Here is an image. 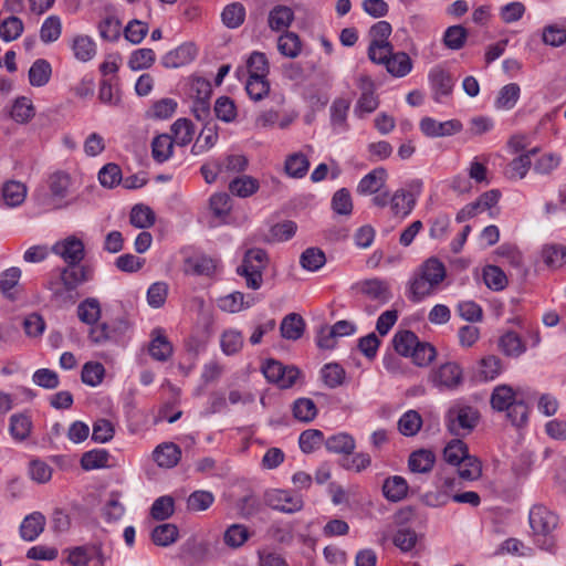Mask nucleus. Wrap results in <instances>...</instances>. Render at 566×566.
<instances>
[{
	"label": "nucleus",
	"mask_w": 566,
	"mask_h": 566,
	"mask_svg": "<svg viewBox=\"0 0 566 566\" xmlns=\"http://www.w3.org/2000/svg\"><path fill=\"white\" fill-rule=\"evenodd\" d=\"M478 419L479 415L474 408L455 405L446 415V426L453 436L465 437L474 429Z\"/></svg>",
	"instance_id": "5"
},
{
	"label": "nucleus",
	"mask_w": 566,
	"mask_h": 566,
	"mask_svg": "<svg viewBox=\"0 0 566 566\" xmlns=\"http://www.w3.org/2000/svg\"><path fill=\"white\" fill-rule=\"evenodd\" d=\"M32 430V421L27 413H14L10 417L9 433L15 442L25 441Z\"/></svg>",
	"instance_id": "32"
},
{
	"label": "nucleus",
	"mask_w": 566,
	"mask_h": 566,
	"mask_svg": "<svg viewBox=\"0 0 566 566\" xmlns=\"http://www.w3.org/2000/svg\"><path fill=\"white\" fill-rule=\"evenodd\" d=\"M255 303L254 296H245L243 293L235 291L218 298V306L221 311L228 313H238L242 310L250 308Z\"/></svg>",
	"instance_id": "24"
},
{
	"label": "nucleus",
	"mask_w": 566,
	"mask_h": 566,
	"mask_svg": "<svg viewBox=\"0 0 566 566\" xmlns=\"http://www.w3.org/2000/svg\"><path fill=\"white\" fill-rule=\"evenodd\" d=\"M458 467V475L465 481H476L482 475L481 461L471 454H468Z\"/></svg>",
	"instance_id": "49"
},
{
	"label": "nucleus",
	"mask_w": 566,
	"mask_h": 566,
	"mask_svg": "<svg viewBox=\"0 0 566 566\" xmlns=\"http://www.w3.org/2000/svg\"><path fill=\"white\" fill-rule=\"evenodd\" d=\"M305 331V321L300 314L290 313L281 322V336L289 340L300 339Z\"/></svg>",
	"instance_id": "29"
},
{
	"label": "nucleus",
	"mask_w": 566,
	"mask_h": 566,
	"mask_svg": "<svg viewBox=\"0 0 566 566\" xmlns=\"http://www.w3.org/2000/svg\"><path fill=\"white\" fill-rule=\"evenodd\" d=\"M266 503L272 509L283 513H295L303 509L302 495L290 491L275 489L266 493Z\"/></svg>",
	"instance_id": "9"
},
{
	"label": "nucleus",
	"mask_w": 566,
	"mask_h": 566,
	"mask_svg": "<svg viewBox=\"0 0 566 566\" xmlns=\"http://www.w3.org/2000/svg\"><path fill=\"white\" fill-rule=\"evenodd\" d=\"M483 281L493 291H502L507 285V277L503 270L496 265H486L483 269Z\"/></svg>",
	"instance_id": "57"
},
{
	"label": "nucleus",
	"mask_w": 566,
	"mask_h": 566,
	"mask_svg": "<svg viewBox=\"0 0 566 566\" xmlns=\"http://www.w3.org/2000/svg\"><path fill=\"white\" fill-rule=\"evenodd\" d=\"M45 516L41 512L27 515L20 525V535L27 542L35 541L44 531Z\"/></svg>",
	"instance_id": "25"
},
{
	"label": "nucleus",
	"mask_w": 566,
	"mask_h": 566,
	"mask_svg": "<svg viewBox=\"0 0 566 566\" xmlns=\"http://www.w3.org/2000/svg\"><path fill=\"white\" fill-rule=\"evenodd\" d=\"M34 114L32 101L25 96L18 97L10 111L11 118L19 124L28 123L33 118Z\"/></svg>",
	"instance_id": "43"
},
{
	"label": "nucleus",
	"mask_w": 566,
	"mask_h": 566,
	"mask_svg": "<svg viewBox=\"0 0 566 566\" xmlns=\"http://www.w3.org/2000/svg\"><path fill=\"white\" fill-rule=\"evenodd\" d=\"M220 346L223 354L230 356L237 354L243 346V336L238 329H227L220 338Z\"/></svg>",
	"instance_id": "62"
},
{
	"label": "nucleus",
	"mask_w": 566,
	"mask_h": 566,
	"mask_svg": "<svg viewBox=\"0 0 566 566\" xmlns=\"http://www.w3.org/2000/svg\"><path fill=\"white\" fill-rule=\"evenodd\" d=\"M387 178L388 174L385 168H375L359 180L356 191L363 196L375 195L384 188Z\"/></svg>",
	"instance_id": "21"
},
{
	"label": "nucleus",
	"mask_w": 566,
	"mask_h": 566,
	"mask_svg": "<svg viewBox=\"0 0 566 566\" xmlns=\"http://www.w3.org/2000/svg\"><path fill=\"white\" fill-rule=\"evenodd\" d=\"M324 433L317 429H307L298 437V446L302 452L312 453L322 444L325 446Z\"/></svg>",
	"instance_id": "53"
},
{
	"label": "nucleus",
	"mask_w": 566,
	"mask_h": 566,
	"mask_svg": "<svg viewBox=\"0 0 566 566\" xmlns=\"http://www.w3.org/2000/svg\"><path fill=\"white\" fill-rule=\"evenodd\" d=\"M459 475L454 473H441L436 481V489L424 493L423 503L431 507H439L446 505L453 496L457 495L455 491L460 488Z\"/></svg>",
	"instance_id": "7"
},
{
	"label": "nucleus",
	"mask_w": 566,
	"mask_h": 566,
	"mask_svg": "<svg viewBox=\"0 0 566 566\" xmlns=\"http://www.w3.org/2000/svg\"><path fill=\"white\" fill-rule=\"evenodd\" d=\"M462 378V369L455 363H446L430 374V381L439 390L457 389Z\"/></svg>",
	"instance_id": "10"
},
{
	"label": "nucleus",
	"mask_w": 566,
	"mask_h": 566,
	"mask_svg": "<svg viewBox=\"0 0 566 566\" xmlns=\"http://www.w3.org/2000/svg\"><path fill=\"white\" fill-rule=\"evenodd\" d=\"M353 289L364 301L365 312L369 315L375 314L394 297L390 282L377 276L360 280L353 285Z\"/></svg>",
	"instance_id": "3"
},
{
	"label": "nucleus",
	"mask_w": 566,
	"mask_h": 566,
	"mask_svg": "<svg viewBox=\"0 0 566 566\" xmlns=\"http://www.w3.org/2000/svg\"><path fill=\"white\" fill-rule=\"evenodd\" d=\"M531 400V392L526 388L499 385L493 389L490 401L494 410L505 411L510 422L520 428L528 421Z\"/></svg>",
	"instance_id": "1"
},
{
	"label": "nucleus",
	"mask_w": 566,
	"mask_h": 566,
	"mask_svg": "<svg viewBox=\"0 0 566 566\" xmlns=\"http://www.w3.org/2000/svg\"><path fill=\"white\" fill-rule=\"evenodd\" d=\"M447 276L444 264L437 258L426 260L410 276L407 297L413 303L422 302L439 290Z\"/></svg>",
	"instance_id": "2"
},
{
	"label": "nucleus",
	"mask_w": 566,
	"mask_h": 566,
	"mask_svg": "<svg viewBox=\"0 0 566 566\" xmlns=\"http://www.w3.org/2000/svg\"><path fill=\"white\" fill-rule=\"evenodd\" d=\"M101 304L95 297H87L77 305V317L86 325H95L101 318Z\"/></svg>",
	"instance_id": "34"
},
{
	"label": "nucleus",
	"mask_w": 566,
	"mask_h": 566,
	"mask_svg": "<svg viewBox=\"0 0 566 566\" xmlns=\"http://www.w3.org/2000/svg\"><path fill=\"white\" fill-rule=\"evenodd\" d=\"M358 86L361 90V94L355 105V114L363 117L366 114H370L379 105L378 97L375 94V85L369 76L363 75L358 80Z\"/></svg>",
	"instance_id": "16"
},
{
	"label": "nucleus",
	"mask_w": 566,
	"mask_h": 566,
	"mask_svg": "<svg viewBox=\"0 0 566 566\" xmlns=\"http://www.w3.org/2000/svg\"><path fill=\"white\" fill-rule=\"evenodd\" d=\"M419 126L422 134L430 138L452 136L463 128L462 123L458 119L439 122L432 117L422 118Z\"/></svg>",
	"instance_id": "13"
},
{
	"label": "nucleus",
	"mask_w": 566,
	"mask_h": 566,
	"mask_svg": "<svg viewBox=\"0 0 566 566\" xmlns=\"http://www.w3.org/2000/svg\"><path fill=\"white\" fill-rule=\"evenodd\" d=\"M528 523L535 536L547 537L558 526V516L544 504H534L528 512ZM546 551H551L553 544L547 538L544 539Z\"/></svg>",
	"instance_id": "6"
},
{
	"label": "nucleus",
	"mask_w": 566,
	"mask_h": 566,
	"mask_svg": "<svg viewBox=\"0 0 566 566\" xmlns=\"http://www.w3.org/2000/svg\"><path fill=\"white\" fill-rule=\"evenodd\" d=\"M520 97V85L517 83H509L500 88L493 106L496 111L509 112L516 106Z\"/></svg>",
	"instance_id": "26"
},
{
	"label": "nucleus",
	"mask_w": 566,
	"mask_h": 566,
	"mask_svg": "<svg viewBox=\"0 0 566 566\" xmlns=\"http://www.w3.org/2000/svg\"><path fill=\"white\" fill-rule=\"evenodd\" d=\"M98 181L104 188L113 189L118 186L123 179L122 169L117 164L108 163L98 171Z\"/></svg>",
	"instance_id": "58"
},
{
	"label": "nucleus",
	"mask_w": 566,
	"mask_h": 566,
	"mask_svg": "<svg viewBox=\"0 0 566 566\" xmlns=\"http://www.w3.org/2000/svg\"><path fill=\"white\" fill-rule=\"evenodd\" d=\"M172 140L178 146L188 145L193 138L192 123L187 118H179L171 125Z\"/></svg>",
	"instance_id": "52"
},
{
	"label": "nucleus",
	"mask_w": 566,
	"mask_h": 566,
	"mask_svg": "<svg viewBox=\"0 0 566 566\" xmlns=\"http://www.w3.org/2000/svg\"><path fill=\"white\" fill-rule=\"evenodd\" d=\"M71 48L75 59L81 62H88L96 55V44L88 35H76Z\"/></svg>",
	"instance_id": "35"
},
{
	"label": "nucleus",
	"mask_w": 566,
	"mask_h": 566,
	"mask_svg": "<svg viewBox=\"0 0 566 566\" xmlns=\"http://www.w3.org/2000/svg\"><path fill=\"white\" fill-rule=\"evenodd\" d=\"M430 87L433 93V99L437 103H444L453 90L454 80L451 74L441 66H434L430 70L429 75Z\"/></svg>",
	"instance_id": "12"
},
{
	"label": "nucleus",
	"mask_w": 566,
	"mask_h": 566,
	"mask_svg": "<svg viewBox=\"0 0 566 566\" xmlns=\"http://www.w3.org/2000/svg\"><path fill=\"white\" fill-rule=\"evenodd\" d=\"M260 188L259 180L249 175H241L229 182V191L239 198H249Z\"/></svg>",
	"instance_id": "30"
},
{
	"label": "nucleus",
	"mask_w": 566,
	"mask_h": 566,
	"mask_svg": "<svg viewBox=\"0 0 566 566\" xmlns=\"http://www.w3.org/2000/svg\"><path fill=\"white\" fill-rule=\"evenodd\" d=\"M501 350L510 357H518L526 350V346L515 332H506L500 337Z\"/></svg>",
	"instance_id": "41"
},
{
	"label": "nucleus",
	"mask_w": 566,
	"mask_h": 566,
	"mask_svg": "<svg viewBox=\"0 0 566 566\" xmlns=\"http://www.w3.org/2000/svg\"><path fill=\"white\" fill-rule=\"evenodd\" d=\"M196 54L197 50L192 43H184L167 52L161 59V64L167 69H178L189 64Z\"/></svg>",
	"instance_id": "18"
},
{
	"label": "nucleus",
	"mask_w": 566,
	"mask_h": 566,
	"mask_svg": "<svg viewBox=\"0 0 566 566\" xmlns=\"http://www.w3.org/2000/svg\"><path fill=\"white\" fill-rule=\"evenodd\" d=\"M156 217L154 211L145 205H135L132 208L129 222L137 229H147L155 223Z\"/></svg>",
	"instance_id": "48"
},
{
	"label": "nucleus",
	"mask_w": 566,
	"mask_h": 566,
	"mask_svg": "<svg viewBox=\"0 0 566 566\" xmlns=\"http://www.w3.org/2000/svg\"><path fill=\"white\" fill-rule=\"evenodd\" d=\"M269 264L268 253L260 248L249 249L237 273L244 279L247 287L259 290L263 284V272Z\"/></svg>",
	"instance_id": "4"
},
{
	"label": "nucleus",
	"mask_w": 566,
	"mask_h": 566,
	"mask_svg": "<svg viewBox=\"0 0 566 566\" xmlns=\"http://www.w3.org/2000/svg\"><path fill=\"white\" fill-rule=\"evenodd\" d=\"M421 416L416 410L406 411L398 421L399 432L406 437L417 434L421 429Z\"/></svg>",
	"instance_id": "56"
},
{
	"label": "nucleus",
	"mask_w": 566,
	"mask_h": 566,
	"mask_svg": "<svg viewBox=\"0 0 566 566\" xmlns=\"http://www.w3.org/2000/svg\"><path fill=\"white\" fill-rule=\"evenodd\" d=\"M73 185V179L70 172L65 170H55L48 178V187L50 195L56 201V208H64L69 206L65 201Z\"/></svg>",
	"instance_id": "11"
},
{
	"label": "nucleus",
	"mask_w": 566,
	"mask_h": 566,
	"mask_svg": "<svg viewBox=\"0 0 566 566\" xmlns=\"http://www.w3.org/2000/svg\"><path fill=\"white\" fill-rule=\"evenodd\" d=\"M62 34V20L56 14H51L44 19L40 27L39 36L42 43L50 44L56 42Z\"/></svg>",
	"instance_id": "36"
},
{
	"label": "nucleus",
	"mask_w": 566,
	"mask_h": 566,
	"mask_svg": "<svg viewBox=\"0 0 566 566\" xmlns=\"http://www.w3.org/2000/svg\"><path fill=\"white\" fill-rule=\"evenodd\" d=\"M250 537L247 526L242 524L230 525L223 534V541L231 548L241 547Z\"/></svg>",
	"instance_id": "61"
},
{
	"label": "nucleus",
	"mask_w": 566,
	"mask_h": 566,
	"mask_svg": "<svg viewBox=\"0 0 566 566\" xmlns=\"http://www.w3.org/2000/svg\"><path fill=\"white\" fill-rule=\"evenodd\" d=\"M262 373L268 381L283 389L292 387L300 375L296 367L284 366L274 359H268L262 364Z\"/></svg>",
	"instance_id": "8"
},
{
	"label": "nucleus",
	"mask_w": 566,
	"mask_h": 566,
	"mask_svg": "<svg viewBox=\"0 0 566 566\" xmlns=\"http://www.w3.org/2000/svg\"><path fill=\"white\" fill-rule=\"evenodd\" d=\"M105 376V368L101 363L87 361L82 368V381L91 387H96L102 384Z\"/></svg>",
	"instance_id": "63"
},
{
	"label": "nucleus",
	"mask_w": 566,
	"mask_h": 566,
	"mask_svg": "<svg viewBox=\"0 0 566 566\" xmlns=\"http://www.w3.org/2000/svg\"><path fill=\"white\" fill-rule=\"evenodd\" d=\"M469 454L467 444L460 440L454 439L451 440L443 450V458L446 462L451 465L457 467L464 460V458Z\"/></svg>",
	"instance_id": "60"
},
{
	"label": "nucleus",
	"mask_w": 566,
	"mask_h": 566,
	"mask_svg": "<svg viewBox=\"0 0 566 566\" xmlns=\"http://www.w3.org/2000/svg\"><path fill=\"white\" fill-rule=\"evenodd\" d=\"M543 262L551 269H559L566 262V247L562 244L544 245L541 252Z\"/></svg>",
	"instance_id": "40"
},
{
	"label": "nucleus",
	"mask_w": 566,
	"mask_h": 566,
	"mask_svg": "<svg viewBox=\"0 0 566 566\" xmlns=\"http://www.w3.org/2000/svg\"><path fill=\"white\" fill-rule=\"evenodd\" d=\"M436 457L429 450H417L412 452L408 460V465L411 472L427 473L433 468Z\"/></svg>",
	"instance_id": "39"
},
{
	"label": "nucleus",
	"mask_w": 566,
	"mask_h": 566,
	"mask_svg": "<svg viewBox=\"0 0 566 566\" xmlns=\"http://www.w3.org/2000/svg\"><path fill=\"white\" fill-rule=\"evenodd\" d=\"M294 21V11L287 7L277 4L273 7L268 15L269 28L274 32L287 30Z\"/></svg>",
	"instance_id": "27"
},
{
	"label": "nucleus",
	"mask_w": 566,
	"mask_h": 566,
	"mask_svg": "<svg viewBox=\"0 0 566 566\" xmlns=\"http://www.w3.org/2000/svg\"><path fill=\"white\" fill-rule=\"evenodd\" d=\"M153 455L160 468L170 469L180 461L181 449L174 442H164L155 448Z\"/></svg>",
	"instance_id": "23"
},
{
	"label": "nucleus",
	"mask_w": 566,
	"mask_h": 566,
	"mask_svg": "<svg viewBox=\"0 0 566 566\" xmlns=\"http://www.w3.org/2000/svg\"><path fill=\"white\" fill-rule=\"evenodd\" d=\"M179 537L178 527L175 524L165 523L156 526L151 532V539L157 546H169Z\"/></svg>",
	"instance_id": "44"
},
{
	"label": "nucleus",
	"mask_w": 566,
	"mask_h": 566,
	"mask_svg": "<svg viewBox=\"0 0 566 566\" xmlns=\"http://www.w3.org/2000/svg\"><path fill=\"white\" fill-rule=\"evenodd\" d=\"M408 489L406 479L400 475L387 478L382 484L384 496L390 502L403 500L408 493Z\"/></svg>",
	"instance_id": "33"
},
{
	"label": "nucleus",
	"mask_w": 566,
	"mask_h": 566,
	"mask_svg": "<svg viewBox=\"0 0 566 566\" xmlns=\"http://www.w3.org/2000/svg\"><path fill=\"white\" fill-rule=\"evenodd\" d=\"M90 279V273L85 268H75V265L64 269L61 273V281L67 291L75 290Z\"/></svg>",
	"instance_id": "45"
},
{
	"label": "nucleus",
	"mask_w": 566,
	"mask_h": 566,
	"mask_svg": "<svg viewBox=\"0 0 566 566\" xmlns=\"http://www.w3.org/2000/svg\"><path fill=\"white\" fill-rule=\"evenodd\" d=\"M325 448L331 453L349 455L356 448V440L347 432H338L325 440Z\"/></svg>",
	"instance_id": "28"
},
{
	"label": "nucleus",
	"mask_w": 566,
	"mask_h": 566,
	"mask_svg": "<svg viewBox=\"0 0 566 566\" xmlns=\"http://www.w3.org/2000/svg\"><path fill=\"white\" fill-rule=\"evenodd\" d=\"M285 172L292 178H303L310 168V160L302 153H294L285 160Z\"/></svg>",
	"instance_id": "46"
},
{
	"label": "nucleus",
	"mask_w": 566,
	"mask_h": 566,
	"mask_svg": "<svg viewBox=\"0 0 566 566\" xmlns=\"http://www.w3.org/2000/svg\"><path fill=\"white\" fill-rule=\"evenodd\" d=\"M562 163V156L556 153H545L537 158L533 165L535 174L541 176H549L555 171Z\"/></svg>",
	"instance_id": "59"
},
{
	"label": "nucleus",
	"mask_w": 566,
	"mask_h": 566,
	"mask_svg": "<svg viewBox=\"0 0 566 566\" xmlns=\"http://www.w3.org/2000/svg\"><path fill=\"white\" fill-rule=\"evenodd\" d=\"M52 66L45 59H36L29 69V83L33 87H42L50 82Z\"/></svg>",
	"instance_id": "31"
},
{
	"label": "nucleus",
	"mask_w": 566,
	"mask_h": 566,
	"mask_svg": "<svg viewBox=\"0 0 566 566\" xmlns=\"http://www.w3.org/2000/svg\"><path fill=\"white\" fill-rule=\"evenodd\" d=\"M150 343L148 346V353L153 359L165 363L172 356L174 348L171 343L165 336L161 328H155L150 334Z\"/></svg>",
	"instance_id": "20"
},
{
	"label": "nucleus",
	"mask_w": 566,
	"mask_h": 566,
	"mask_svg": "<svg viewBox=\"0 0 566 566\" xmlns=\"http://www.w3.org/2000/svg\"><path fill=\"white\" fill-rule=\"evenodd\" d=\"M419 339L413 332L405 331L395 335L394 346L396 352L403 357H411Z\"/></svg>",
	"instance_id": "55"
},
{
	"label": "nucleus",
	"mask_w": 566,
	"mask_h": 566,
	"mask_svg": "<svg viewBox=\"0 0 566 566\" xmlns=\"http://www.w3.org/2000/svg\"><path fill=\"white\" fill-rule=\"evenodd\" d=\"M221 19L227 28L237 29L244 22L245 8L240 2L230 3L223 9Z\"/></svg>",
	"instance_id": "51"
},
{
	"label": "nucleus",
	"mask_w": 566,
	"mask_h": 566,
	"mask_svg": "<svg viewBox=\"0 0 566 566\" xmlns=\"http://www.w3.org/2000/svg\"><path fill=\"white\" fill-rule=\"evenodd\" d=\"M109 453L105 449H94L83 453L81 467L85 471H92L108 467Z\"/></svg>",
	"instance_id": "42"
},
{
	"label": "nucleus",
	"mask_w": 566,
	"mask_h": 566,
	"mask_svg": "<svg viewBox=\"0 0 566 566\" xmlns=\"http://www.w3.org/2000/svg\"><path fill=\"white\" fill-rule=\"evenodd\" d=\"M28 187L22 181L9 180L2 184V207L18 208L24 203Z\"/></svg>",
	"instance_id": "22"
},
{
	"label": "nucleus",
	"mask_w": 566,
	"mask_h": 566,
	"mask_svg": "<svg viewBox=\"0 0 566 566\" xmlns=\"http://www.w3.org/2000/svg\"><path fill=\"white\" fill-rule=\"evenodd\" d=\"M22 275L20 268L12 266L2 272V296L21 304L27 303L24 289L19 284Z\"/></svg>",
	"instance_id": "15"
},
{
	"label": "nucleus",
	"mask_w": 566,
	"mask_h": 566,
	"mask_svg": "<svg viewBox=\"0 0 566 566\" xmlns=\"http://www.w3.org/2000/svg\"><path fill=\"white\" fill-rule=\"evenodd\" d=\"M249 76L268 77L270 72L269 61L264 53L254 51L247 60Z\"/></svg>",
	"instance_id": "64"
},
{
	"label": "nucleus",
	"mask_w": 566,
	"mask_h": 566,
	"mask_svg": "<svg viewBox=\"0 0 566 566\" xmlns=\"http://www.w3.org/2000/svg\"><path fill=\"white\" fill-rule=\"evenodd\" d=\"M156 60L155 52L148 48L134 50L128 60V66L133 71L149 69Z\"/></svg>",
	"instance_id": "54"
},
{
	"label": "nucleus",
	"mask_w": 566,
	"mask_h": 566,
	"mask_svg": "<svg viewBox=\"0 0 566 566\" xmlns=\"http://www.w3.org/2000/svg\"><path fill=\"white\" fill-rule=\"evenodd\" d=\"M325 263V253L318 248H307L300 256L301 266L308 272L318 271Z\"/></svg>",
	"instance_id": "50"
},
{
	"label": "nucleus",
	"mask_w": 566,
	"mask_h": 566,
	"mask_svg": "<svg viewBox=\"0 0 566 566\" xmlns=\"http://www.w3.org/2000/svg\"><path fill=\"white\" fill-rule=\"evenodd\" d=\"M67 562L72 566H103V553L96 545L77 546L70 551Z\"/></svg>",
	"instance_id": "17"
},
{
	"label": "nucleus",
	"mask_w": 566,
	"mask_h": 566,
	"mask_svg": "<svg viewBox=\"0 0 566 566\" xmlns=\"http://www.w3.org/2000/svg\"><path fill=\"white\" fill-rule=\"evenodd\" d=\"M416 206V197L412 192L405 189L396 190L389 200L390 211L394 217L399 219L407 218Z\"/></svg>",
	"instance_id": "19"
},
{
	"label": "nucleus",
	"mask_w": 566,
	"mask_h": 566,
	"mask_svg": "<svg viewBox=\"0 0 566 566\" xmlns=\"http://www.w3.org/2000/svg\"><path fill=\"white\" fill-rule=\"evenodd\" d=\"M174 144L175 142L169 134L156 136L151 142V155L154 160L159 164L167 161L172 155Z\"/></svg>",
	"instance_id": "38"
},
{
	"label": "nucleus",
	"mask_w": 566,
	"mask_h": 566,
	"mask_svg": "<svg viewBox=\"0 0 566 566\" xmlns=\"http://www.w3.org/2000/svg\"><path fill=\"white\" fill-rule=\"evenodd\" d=\"M52 251L61 256L69 265L78 264L85 255L84 243L75 235H70L56 242Z\"/></svg>",
	"instance_id": "14"
},
{
	"label": "nucleus",
	"mask_w": 566,
	"mask_h": 566,
	"mask_svg": "<svg viewBox=\"0 0 566 566\" xmlns=\"http://www.w3.org/2000/svg\"><path fill=\"white\" fill-rule=\"evenodd\" d=\"M277 50L285 57H297L302 52V42L300 36L294 32L285 31L277 39Z\"/></svg>",
	"instance_id": "37"
},
{
	"label": "nucleus",
	"mask_w": 566,
	"mask_h": 566,
	"mask_svg": "<svg viewBox=\"0 0 566 566\" xmlns=\"http://www.w3.org/2000/svg\"><path fill=\"white\" fill-rule=\"evenodd\" d=\"M386 69L391 75L396 77H403L411 71L412 62L407 53L397 52L390 55L389 61H387Z\"/></svg>",
	"instance_id": "47"
}]
</instances>
